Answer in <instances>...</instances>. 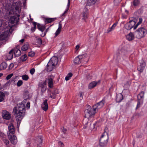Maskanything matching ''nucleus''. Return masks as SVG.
<instances>
[{
    "mask_svg": "<svg viewBox=\"0 0 147 147\" xmlns=\"http://www.w3.org/2000/svg\"><path fill=\"white\" fill-rule=\"evenodd\" d=\"M72 74L71 73H69L65 78V80L67 81L69 80L72 76Z\"/></svg>",
    "mask_w": 147,
    "mask_h": 147,
    "instance_id": "35",
    "label": "nucleus"
},
{
    "mask_svg": "<svg viewBox=\"0 0 147 147\" xmlns=\"http://www.w3.org/2000/svg\"><path fill=\"white\" fill-rule=\"evenodd\" d=\"M58 90L57 89L55 90L54 92H53L50 94L49 96L53 99H55L56 98V94H58Z\"/></svg>",
    "mask_w": 147,
    "mask_h": 147,
    "instance_id": "25",
    "label": "nucleus"
},
{
    "mask_svg": "<svg viewBox=\"0 0 147 147\" xmlns=\"http://www.w3.org/2000/svg\"><path fill=\"white\" fill-rule=\"evenodd\" d=\"M58 147H64V145L63 143L61 141H59L58 143Z\"/></svg>",
    "mask_w": 147,
    "mask_h": 147,
    "instance_id": "42",
    "label": "nucleus"
},
{
    "mask_svg": "<svg viewBox=\"0 0 147 147\" xmlns=\"http://www.w3.org/2000/svg\"><path fill=\"white\" fill-rule=\"evenodd\" d=\"M62 131L63 133L64 134H65L67 130L64 127H63L62 128Z\"/></svg>",
    "mask_w": 147,
    "mask_h": 147,
    "instance_id": "53",
    "label": "nucleus"
},
{
    "mask_svg": "<svg viewBox=\"0 0 147 147\" xmlns=\"http://www.w3.org/2000/svg\"><path fill=\"white\" fill-rule=\"evenodd\" d=\"M62 24L60 23H59V27L58 29H59L61 30V29L62 28Z\"/></svg>",
    "mask_w": 147,
    "mask_h": 147,
    "instance_id": "58",
    "label": "nucleus"
},
{
    "mask_svg": "<svg viewBox=\"0 0 147 147\" xmlns=\"http://www.w3.org/2000/svg\"><path fill=\"white\" fill-rule=\"evenodd\" d=\"M35 71V69L34 68H32L30 70V73L31 74L33 75Z\"/></svg>",
    "mask_w": 147,
    "mask_h": 147,
    "instance_id": "47",
    "label": "nucleus"
},
{
    "mask_svg": "<svg viewBox=\"0 0 147 147\" xmlns=\"http://www.w3.org/2000/svg\"><path fill=\"white\" fill-rule=\"evenodd\" d=\"M22 84V81L21 80H19L18 81L17 84V85L18 86L20 87L21 86Z\"/></svg>",
    "mask_w": 147,
    "mask_h": 147,
    "instance_id": "43",
    "label": "nucleus"
},
{
    "mask_svg": "<svg viewBox=\"0 0 147 147\" xmlns=\"http://www.w3.org/2000/svg\"><path fill=\"white\" fill-rule=\"evenodd\" d=\"M35 55V53L33 52H29L28 53V56H29L32 57L34 56Z\"/></svg>",
    "mask_w": 147,
    "mask_h": 147,
    "instance_id": "48",
    "label": "nucleus"
},
{
    "mask_svg": "<svg viewBox=\"0 0 147 147\" xmlns=\"http://www.w3.org/2000/svg\"><path fill=\"white\" fill-rule=\"evenodd\" d=\"M5 29L4 32L1 33L0 35V40H2L5 39L8 36V31H9L10 30H8L7 28L5 26L3 27Z\"/></svg>",
    "mask_w": 147,
    "mask_h": 147,
    "instance_id": "9",
    "label": "nucleus"
},
{
    "mask_svg": "<svg viewBox=\"0 0 147 147\" xmlns=\"http://www.w3.org/2000/svg\"><path fill=\"white\" fill-rule=\"evenodd\" d=\"M144 92L143 91L141 92L137 96V104L136 108V110H137L140 107L141 105L143 104V98L144 97Z\"/></svg>",
    "mask_w": 147,
    "mask_h": 147,
    "instance_id": "8",
    "label": "nucleus"
},
{
    "mask_svg": "<svg viewBox=\"0 0 147 147\" xmlns=\"http://www.w3.org/2000/svg\"><path fill=\"white\" fill-rule=\"evenodd\" d=\"M29 47L28 44L26 43L22 47L21 49L22 51H26L29 48Z\"/></svg>",
    "mask_w": 147,
    "mask_h": 147,
    "instance_id": "28",
    "label": "nucleus"
},
{
    "mask_svg": "<svg viewBox=\"0 0 147 147\" xmlns=\"http://www.w3.org/2000/svg\"><path fill=\"white\" fill-rule=\"evenodd\" d=\"M14 53L16 57H18L21 54V51L18 49H14Z\"/></svg>",
    "mask_w": 147,
    "mask_h": 147,
    "instance_id": "27",
    "label": "nucleus"
},
{
    "mask_svg": "<svg viewBox=\"0 0 147 147\" xmlns=\"http://www.w3.org/2000/svg\"><path fill=\"white\" fill-rule=\"evenodd\" d=\"M96 111L94 109H92L90 105H87V109L85 111V117L88 118L92 117L96 113Z\"/></svg>",
    "mask_w": 147,
    "mask_h": 147,
    "instance_id": "7",
    "label": "nucleus"
},
{
    "mask_svg": "<svg viewBox=\"0 0 147 147\" xmlns=\"http://www.w3.org/2000/svg\"><path fill=\"white\" fill-rule=\"evenodd\" d=\"M24 41V39L23 38V39H22L21 40H20L19 41L21 42H22V43H23Z\"/></svg>",
    "mask_w": 147,
    "mask_h": 147,
    "instance_id": "62",
    "label": "nucleus"
},
{
    "mask_svg": "<svg viewBox=\"0 0 147 147\" xmlns=\"http://www.w3.org/2000/svg\"><path fill=\"white\" fill-rule=\"evenodd\" d=\"M105 102V100H102L93 106V108L97 112L103 106Z\"/></svg>",
    "mask_w": 147,
    "mask_h": 147,
    "instance_id": "10",
    "label": "nucleus"
},
{
    "mask_svg": "<svg viewBox=\"0 0 147 147\" xmlns=\"http://www.w3.org/2000/svg\"><path fill=\"white\" fill-rule=\"evenodd\" d=\"M0 136L4 138L5 137H6V135L0 131Z\"/></svg>",
    "mask_w": 147,
    "mask_h": 147,
    "instance_id": "50",
    "label": "nucleus"
},
{
    "mask_svg": "<svg viewBox=\"0 0 147 147\" xmlns=\"http://www.w3.org/2000/svg\"><path fill=\"white\" fill-rule=\"evenodd\" d=\"M14 49H12L9 52L8 55L9 56L8 57L9 59H11L13 58V53L14 52Z\"/></svg>",
    "mask_w": 147,
    "mask_h": 147,
    "instance_id": "34",
    "label": "nucleus"
},
{
    "mask_svg": "<svg viewBox=\"0 0 147 147\" xmlns=\"http://www.w3.org/2000/svg\"><path fill=\"white\" fill-rule=\"evenodd\" d=\"M6 137H5L4 138L3 137H1L2 139L3 140V142L6 145H8L9 144V140L7 139H5V138Z\"/></svg>",
    "mask_w": 147,
    "mask_h": 147,
    "instance_id": "37",
    "label": "nucleus"
},
{
    "mask_svg": "<svg viewBox=\"0 0 147 147\" xmlns=\"http://www.w3.org/2000/svg\"><path fill=\"white\" fill-rule=\"evenodd\" d=\"M141 23H140L139 22H138V23L135 26H134V30L136 29L138 27V26Z\"/></svg>",
    "mask_w": 147,
    "mask_h": 147,
    "instance_id": "52",
    "label": "nucleus"
},
{
    "mask_svg": "<svg viewBox=\"0 0 147 147\" xmlns=\"http://www.w3.org/2000/svg\"><path fill=\"white\" fill-rule=\"evenodd\" d=\"M45 24L50 23L54 21L56 19V18H45Z\"/></svg>",
    "mask_w": 147,
    "mask_h": 147,
    "instance_id": "22",
    "label": "nucleus"
},
{
    "mask_svg": "<svg viewBox=\"0 0 147 147\" xmlns=\"http://www.w3.org/2000/svg\"><path fill=\"white\" fill-rule=\"evenodd\" d=\"M19 16L14 15L12 16L9 20L8 24H6L5 26L8 30H10L12 27L16 24L19 21Z\"/></svg>",
    "mask_w": 147,
    "mask_h": 147,
    "instance_id": "3",
    "label": "nucleus"
},
{
    "mask_svg": "<svg viewBox=\"0 0 147 147\" xmlns=\"http://www.w3.org/2000/svg\"><path fill=\"white\" fill-rule=\"evenodd\" d=\"M60 32L61 30L59 29H58L55 33V36H56L57 35H58L60 33Z\"/></svg>",
    "mask_w": 147,
    "mask_h": 147,
    "instance_id": "46",
    "label": "nucleus"
},
{
    "mask_svg": "<svg viewBox=\"0 0 147 147\" xmlns=\"http://www.w3.org/2000/svg\"><path fill=\"white\" fill-rule=\"evenodd\" d=\"M37 28L40 30L42 32H43L45 28V26H41L39 24H38L37 25Z\"/></svg>",
    "mask_w": 147,
    "mask_h": 147,
    "instance_id": "32",
    "label": "nucleus"
},
{
    "mask_svg": "<svg viewBox=\"0 0 147 147\" xmlns=\"http://www.w3.org/2000/svg\"><path fill=\"white\" fill-rule=\"evenodd\" d=\"M2 115L4 119L9 120L11 118V115L8 111L5 110L3 111Z\"/></svg>",
    "mask_w": 147,
    "mask_h": 147,
    "instance_id": "13",
    "label": "nucleus"
},
{
    "mask_svg": "<svg viewBox=\"0 0 147 147\" xmlns=\"http://www.w3.org/2000/svg\"><path fill=\"white\" fill-rule=\"evenodd\" d=\"M42 139L41 137L38 138L34 141V145L35 147H40L42 143Z\"/></svg>",
    "mask_w": 147,
    "mask_h": 147,
    "instance_id": "16",
    "label": "nucleus"
},
{
    "mask_svg": "<svg viewBox=\"0 0 147 147\" xmlns=\"http://www.w3.org/2000/svg\"><path fill=\"white\" fill-rule=\"evenodd\" d=\"M80 47V46L78 45H77L76 46V47L75 49L76 50H78V49H79Z\"/></svg>",
    "mask_w": 147,
    "mask_h": 147,
    "instance_id": "61",
    "label": "nucleus"
},
{
    "mask_svg": "<svg viewBox=\"0 0 147 147\" xmlns=\"http://www.w3.org/2000/svg\"><path fill=\"white\" fill-rule=\"evenodd\" d=\"M8 129L9 131L7 132L8 138L12 144H16L17 142V140L16 136L14 135L15 129L12 123L9 125Z\"/></svg>",
    "mask_w": 147,
    "mask_h": 147,
    "instance_id": "2",
    "label": "nucleus"
},
{
    "mask_svg": "<svg viewBox=\"0 0 147 147\" xmlns=\"http://www.w3.org/2000/svg\"><path fill=\"white\" fill-rule=\"evenodd\" d=\"M79 95L80 96L81 98H82V92H80L79 93Z\"/></svg>",
    "mask_w": 147,
    "mask_h": 147,
    "instance_id": "64",
    "label": "nucleus"
},
{
    "mask_svg": "<svg viewBox=\"0 0 147 147\" xmlns=\"http://www.w3.org/2000/svg\"><path fill=\"white\" fill-rule=\"evenodd\" d=\"M97 122L93 124L91 123L90 124V128L91 129H92L95 128V125H96Z\"/></svg>",
    "mask_w": 147,
    "mask_h": 147,
    "instance_id": "39",
    "label": "nucleus"
},
{
    "mask_svg": "<svg viewBox=\"0 0 147 147\" xmlns=\"http://www.w3.org/2000/svg\"><path fill=\"white\" fill-rule=\"evenodd\" d=\"M46 85V82H44L38 85L39 87L41 88L45 87Z\"/></svg>",
    "mask_w": 147,
    "mask_h": 147,
    "instance_id": "41",
    "label": "nucleus"
},
{
    "mask_svg": "<svg viewBox=\"0 0 147 147\" xmlns=\"http://www.w3.org/2000/svg\"><path fill=\"white\" fill-rule=\"evenodd\" d=\"M122 0H114V2L115 3H120Z\"/></svg>",
    "mask_w": 147,
    "mask_h": 147,
    "instance_id": "56",
    "label": "nucleus"
},
{
    "mask_svg": "<svg viewBox=\"0 0 147 147\" xmlns=\"http://www.w3.org/2000/svg\"><path fill=\"white\" fill-rule=\"evenodd\" d=\"M5 99V94L3 92H0V102H2Z\"/></svg>",
    "mask_w": 147,
    "mask_h": 147,
    "instance_id": "30",
    "label": "nucleus"
},
{
    "mask_svg": "<svg viewBox=\"0 0 147 147\" xmlns=\"http://www.w3.org/2000/svg\"><path fill=\"white\" fill-rule=\"evenodd\" d=\"M135 37L134 32L133 34V33L130 32L126 36V38L129 41H131L134 39Z\"/></svg>",
    "mask_w": 147,
    "mask_h": 147,
    "instance_id": "20",
    "label": "nucleus"
},
{
    "mask_svg": "<svg viewBox=\"0 0 147 147\" xmlns=\"http://www.w3.org/2000/svg\"><path fill=\"white\" fill-rule=\"evenodd\" d=\"M2 22L1 20H0V30L2 28Z\"/></svg>",
    "mask_w": 147,
    "mask_h": 147,
    "instance_id": "60",
    "label": "nucleus"
},
{
    "mask_svg": "<svg viewBox=\"0 0 147 147\" xmlns=\"http://www.w3.org/2000/svg\"><path fill=\"white\" fill-rule=\"evenodd\" d=\"M49 62H50L52 66H55L58 63V59L56 57H53L50 60Z\"/></svg>",
    "mask_w": 147,
    "mask_h": 147,
    "instance_id": "17",
    "label": "nucleus"
},
{
    "mask_svg": "<svg viewBox=\"0 0 147 147\" xmlns=\"http://www.w3.org/2000/svg\"><path fill=\"white\" fill-rule=\"evenodd\" d=\"M46 90V88L45 87L44 88H41V92H42V93L44 92Z\"/></svg>",
    "mask_w": 147,
    "mask_h": 147,
    "instance_id": "55",
    "label": "nucleus"
},
{
    "mask_svg": "<svg viewBox=\"0 0 147 147\" xmlns=\"http://www.w3.org/2000/svg\"><path fill=\"white\" fill-rule=\"evenodd\" d=\"M30 104L29 102H28L27 103L26 105V107L28 108V109L30 108Z\"/></svg>",
    "mask_w": 147,
    "mask_h": 147,
    "instance_id": "59",
    "label": "nucleus"
},
{
    "mask_svg": "<svg viewBox=\"0 0 147 147\" xmlns=\"http://www.w3.org/2000/svg\"><path fill=\"white\" fill-rule=\"evenodd\" d=\"M86 54L80 55L76 57L74 60V62L75 64H78L81 63H84V61L87 62L88 61L87 59Z\"/></svg>",
    "mask_w": 147,
    "mask_h": 147,
    "instance_id": "6",
    "label": "nucleus"
},
{
    "mask_svg": "<svg viewBox=\"0 0 147 147\" xmlns=\"http://www.w3.org/2000/svg\"><path fill=\"white\" fill-rule=\"evenodd\" d=\"M27 56L26 54H24L20 57V60L22 61H26L27 59Z\"/></svg>",
    "mask_w": 147,
    "mask_h": 147,
    "instance_id": "36",
    "label": "nucleus"
},
{
    "mask_svg": "<svg viewBox=\"0 0 147 147\" xmlns=\"http://www.w3.org/2000/svg\"><path fill=\"white\" fill-rule=\"evenodd\" d=\"M54 67L55 66H52L50 62H49L47 65L46 69L48 72H50L53 70Z\"/></svg>",
    "mask_w": 147,
    "mask_h": 147,
    "instance_id": "21",
    "label": "nucleus"
},
{
    "mask_svg": "<svg viewBox=\"0 0 147 147\" xmlns=\"http://www.w3.org/2000/svg\"><path fill=\"white\" fill-rule=\"evenodd\" d=\"M108 138V134L105 131L102 134L100 139V145L102 147L105 146L107 143Z\"/></svg>",
    "mask_w": 147,
    "mask_h": 147,
    "instance_id": "5",
    "label": "nucleus"
},
{
    "mask_svg": "<svg viewBox=\"0 0 147 147\" xmlns=\"http://www.w3.org/2000/svg\"><path fill=\"white\" fill-rule=\"evenodd\" d=\"M136 24V22L133 20L130 21L127 23L125 25V28L127 30H130L132 28H134V26Z\"/></svg>",
    "mask_w": 147,
    "mask_h": 147,
    "instance_id": "12",
    "label": "nucleus"
},
{
    "mask_svg": "<svg viewBox=\"0 0 147 147\" xmlns=\"http://www.w3.org/2000/svg\"><path fill=\"white\" fill-rule=\"evenodd\" d=\"M88 10L86 8H84L83 12L81 14V16L82 18V20L85 21L88 18Z\"/></svg>",
    "mask_w": 147,
    "mask_h": 147,
    "instance_id": "14",
    "label": "nucleus"
},
{
    "mask_svg": "<svg viewBox=\"0 0 147 147\" xmlns=\"http://www.w3.org/2000/svg\"><path fill=\"white\" fill-rule=\"evenodd\" d=\"M87 79L88 80L91 79L92 78V76L90 74L88 75L87 76Z\"/></svg>",
    "mask_w": 147,
    "mask_h": 147,
    "instance_id": "49",
    "label": "nucleus"
},
{
    "mask_svg": "<svg viewBox=\"0 0 147 147\" xmlns=\"http://www.w3.org/2000/svg\"><path fill=\"white\" fill-rule=\"evenodd\" d=\"M146 34V30L143 27L138 28L134 32L135 37L139 39L144 37Z\"/></svg>",
    "mask_w": 147,
    "mask_h": 147,
    "instance_id": "4",
    "label": "nucleus"
},
{
    "mask_svg": "<svg viewBox=\"0 0 147 147\" xmlns=\"http://www.w3.org/2000/svg\"><path fill=\"white\" fill-rule=\"evenodd\" d=\"M7 67V65L5 62L2 63L0 65V69L3 70L5 69Z\"/></svg>",
    "mask_w": 147,
    "mask_h": 147,
    "instance_id": "29",
    "label": "nucleus"
},
{
    "mask_svg": "<svg viewBox=\"0 0 147 147\" xmlns=\"http://www.w3.org/2000/svg\"><path fill=\"white\" fill-rule=\"evenodd\" d=\"M14 64L13 63H11L10 64L9 66V69H12L14 66Z\"/></svg>",
    "mask_w": 147,
    "mask_h": 147,
    "instance_id": "51",
    "label": "nucleus"
},
{
    "mask_svg": "<svg viewBox=\"0 0 147 147\" xmlns=\"http://www.w3.org/2000/svg\"><path fill=\"white\" fill-rule=\"evenodd\" d=\"M20 9L18 6H16L15 8H13L12 9L13 14L16 16H20Z\"/></svg>",
    "mask_w": 147,
    "mask_h": 147,
    "instance_id": "15",
    "label": "nucleus"
},
{
    "mask_svg": "<svg viewBox=\"0 0 147 147\" xmlns=\"http://www.w3.org/2000/svg\"><path fill=\"white\" fill-rule=\"evenodd\" d=\"M123 98V95L121 94L117 95L116 99V101L117 102H119L121 101Z\"/></svg>",
    "mask_w": 147,
    "mask_h": 147,
    "instance_id": "24",
    "label": "nucleus"
},
{
    "mask_svg": "<svg viewBox=\"0 0 147 147\" xmlns=\"http://www.w3.org/2000/svg\"><path fill=\"white\" fill-rule=\"evenodd\" d=\"M48 86L50 88L53 87V80L51 77L48 78Z\"/></svg>",
    "mask_w": 147,
    "mask_h": 147,
    "instance_id": "23",
    "label": "nucleus"
},
{
    "mask_svg": "<svg viewBox=\"0 0 147 147\" xmlns=\"http://www.w3.org/2000/svg\"><path fill=\"white\" fill-rule=\"evenodd\" d=\"M97 0H88L87 4L89 5H91L94 4Z\"/></svg>",
    "mask_w": 147,
    "mask_h": 147,
    "instance_id": "33",
    "label": "nucleus"
},
{
    "mask_svg": "<svg viewBox=\"0 0 147 147\" xmlns=\"http://www.w3.org/2000/svg\"><path fill=\"white\" fill-rule=\"evenodd\" d=\"M140 3V1L139 0H133L131 3V5L134 7L138 6Z\"/></svg>",
    "mask_w": 147,
    "mask_h": 147,
    "instance_id": "26",
    "label": "nucleus"
},
{
    "mask_svg": "<svg viewBox=\"0 0 147 147\" xmlns=\"http://www.w3.org/2000/svg\"><path fill=\"white\" fill-rule=\"evenodd\" d=\"M139 22L140 23H141L142 22V19L141 18H139Z\"/></svg>",
    "mask_w": 147,
    "mask_h": 147,
    "instance_id": "63",
    "label": "nucleus"
},
{
    "mask_svg": "<svg viewBox=\"0 0 147 147\" xmlns=\"http://www.w3.org/2000/svg\"><path fill=\"white\" fill-rule=\"evenodd\" d=\"M33 25L34 26V29H35L36 28V23L35 22H33Z\"/></svg>",
    "mask_w": 147,
    "mask_h": 147,
    "instance_id": "57",
    "label": "nucleus"
},
{
    "mask_svg": "<svg viewBox=\"0 0 147 147\" xmlns=\"http://www.w3.org/2000/svg\"><path fill=\"white\" fill-rule=\"evenodd\" d=\"M100 80H99L98 82L93 81L90 83L88 85V88L89 89H92L95 87L98 83H100Z\"/></svg>",
    "mask_w": 147,
    "mask_h": 147,
    "instance_id": "18",
    "label": "nucleus"
},
{
    "mask_svg": "<svg viewBox=\"0 0 147 147\" xmlns=\"http://www.w3.org/2000/svg\"><path fill=\"white\" fill-rule=\"evenodd\" d=\"M36 42L39 45H41L42 43V40L40 38H38L36 39Z\"/></svg>",
    "mask_w": 147,
    "mask_h": 147,
    "instance_id": "40",
    "label": "nucleus"
},
{
    "mask_svg": "<svg viewBox=\"0 0 147 147\" xmlns=\"http://www.w3.org/2000/svg\"><path fill=\"white\" fill-rule=\"evenodd\" d=\"M116 25V23H115L110 28H109L107 30V32L108 33L113 30L115 29Z\"/></svg>",
    "mask_w": 147,
    "mask_h": 147,
    "instance_id": "31",
    "label": "nucleus"
},
{
    "mask_svg": "<svg viewBox=\"0 0 147 147\" xmlns=\"http://www.w3.org/2000/svg\"><path fill=\"white\" fill-rule=\"evenodd\" d=\"M25 107L23 104H19L13 109V113L15 116L16 120L21 121L25 115Z\"/></svg>",
    "mask_w": 147,
    "mask_h": 147,
    "instance_id": "1",
    "label": "nucleus"
},
{
    "mask_svg": "<svg viewBox=\"0 0 147 147\" xmlns=\"http://www.w3.org/2000/svg\"><path fill=\"white\" fill-rule=\"evenodd\" d=\"M146 66V62L142 59L141 62L140 63V65L138 66L137 67V70L140 72V74L143 71Z\"/></svg>",
    "mask_w": 147,
    "mask_h": 147,
    "instance_id": "11",
    "label": "nucleus"
},
{
    "mask_svg": "<svg viewBox=\"0 0 147 147\" xmlns=\"http://www.w3.org/2000/svg\"><path fill=\"white\" fill-rule=\"evenodd\" d=\"M18 77V76H15V77H13L11 80V82H12L13 81V82H15V80H14L16 78Z\"/></svg>",
    "mask_w": 147,
    "mask_h": 147,
    "instance_id": "54",
    "label": "nucleus"
},
{
    "mask_svg": "<svg viewBox=\"0 0 147 147\" xmlns=\"http://www.w3.org/2000/svg\"><path fill=\"white\" fill-rule=\"evenodd\" d=\"M83 123L84 124V129H86L87 127L88 122H86L85 120H84L83 121Z\"/></svg>",
    "mask_w": 147,
    "mask_h": 147,
    "instance_id": "45",
    "label": "nucleus"
},
{
    "mask_svg": "<svg viewBox=\"0 0 147 147\" xmlns=\"http://www.w3.org/2000/svg\"><path fill=\"white\" fill-rule=\"evenodd\" d=\"M13 76V74L12 73L8 75L6 77V79L7 80H8L9 79Z\"/></svg>",
    "mask_w": 147,
    "mask_h": 147,
    "instance_id": "44",
    "label": "nucleus"
},
{
    "mask_svg": "<svg viewBox=\"0 0 147 147\" xmlns=\"http://www.w3.org/2000/svg\"><path fill=\"white\" fill-rule=\"evenodd\" d=\"M42 109L45 111H47L48 109V106L47 104V100H45L43 104L42 105Z\"/></svg>",
    "mask_w": 147,
    "mask_h": 147,
    "instance_id": "19",
    "label": "nucleus"
},
{
    "mask_svg": "<svg viewBox=\"0 0 147 147\" xmlns=\"http://www.w3.org/2000/svg\"><path fill=\"white\" fill-rule=\"evenodd\" d=\"M22 79L23 80L27 81L29 78L28 76L27 75H24L22 76Z\"/></svg>",
    "mask_w": 147,
    "mask_h": 147,
    "instance_id": "38",
    "label": "nucleus"
}]
</instances>
